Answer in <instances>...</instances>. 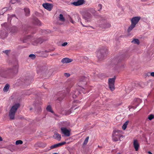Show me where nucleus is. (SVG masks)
I'll use <instances>...</instances> for the list:
<instances>
[{"instance_id": "nucleus-1", "label": "nucleus", "mask_w": 154, "mask_h": 154, "mask_svg": "<svg viewBox=\"0 0 154 154\" xmlns=\"http://www.w3.org/2000/svg\"><path fill=\"white\" fill-rule=\"evenodd\" d=\"M18 65L17 64L14 66L12 69H8L7 70H3L0 71V75L4 78H7L9 76L10 72L16 74L18 72Z\"/></svg>"}, {"instance_id": "nucleus-2", "label": "nucleus", "mask_w": 154, "mask_h": 154, "mask_svg": "<svg viewBox=\"0 0 154 154\" xmlns=\"http://www.w3.org/2000/svg\"><path fill=\"white\" fill-rule=\"evenodd\" d=\"M122 131L119 130H115L113 131L112 138L113 141L116 142L119 140L121 141V138H123L124 136L122 135Z\"/></svg>"}, {"instance_id": "nucleus-3", "label": "nucleus", "mask_w": 154, "mask_h": 154, "mask_svg": "<svg viewBox=\"0 0 154 154\" xmlns=\"http://www.w3.org/2000/svg\"><path fill=\"white\" fill-rule=\"evenodd\" d=\"M95 12V10L93 8H90L84 12L82 14V16L85 22H90L92 17L91 14H93Z\"/></svg>"}, {"instance_id": "nucleus-4", "label": "nucleus", "mask_w": 154, "mask_h": 154, "mask_svg": "<svg viewBox=\"0 0 154 154\" xmlns=\"http://www.w3.org/2000/svg\"><path fill=\"white\" fill-rule=\"evenodd\" d=\"M20 106V104L19 103H16L12 106L9 112V116L10 119H14L15 113Z\"/></svg>"}, {"instance_id": "nucleus-5", "label": "nucleus", "mask_w": 154, "mask_h": 154, "mask_svg": "<svg viewBox=\"0 0 154 154\" xmlns=\"http://www.w3.org/2000/svg\"><path fill=\"white\" fill-rule=\"evenodd\" d=\"M103 52V50H100L97 52V56L99 61H101L104 59L106 53Z\"/></svg>"}, {"instance_id": "nucleus-6", "label": "nucleus", "mask_w": 154, "mask_h": 154, "mask_svg": "<svg viewBox=\"0 0 154 154\" xmlns=\"http://www.w3.org/2000/svg\"><path fill=\"white\" fill-rule=\"evenodd\" d=\"M61 130L62 133L65 136L69 137L70 135V131L67 129L66 128L62 127Z\"/></svg>"}, {"instance_id": "nucleus-7", "label": "nucleus", "mask_w": 154, "mask_h": 154, "mask_svg": "<svg viewBox=\"0 0 154 154\" xmlns=\"http://www.w3.org/2000/svg\"><path fill=\"white\" fill-rule=\"evenodd\" d=\"M66 143V142H63L61 143H58L56 144L53 145H51L50 146V149H53L56 148L58 147H59L62 146L63 145L65 144Z\"/></svg>"}, {"instance_id": "nucleus-8", "label": "nucleus", "mask_w": 154, "mask_h": 154, "mask_svg": "<svg viewBox=\"0 0 154 154\" xmlns=\"http://www.w3.org/2000/svg\"><path fill=\"white\" fill-rule=\"evenodd\" d=\"M140 19V17H135L133 18L131 20V24L135 26L139 22Z\"/></svg>"}, {"instance_id": "nucleus-9", "label": "nucleus", "mask_w": 154, "mask_h": 154, "mask_svg": "<svg viewBox=\"0 0 154 154\" xmlns=\"http://www.w3.org/2000/svg\"><path fill=\"white\" fill-rule=\"evenodd\" d=\"M67 92H68L66 94L65 93H63L61 94L60 97L58 98L57 100L60 101L63 100L65 96H68L69 95V90H68V91Z\"/></svg>"}, {"instance_id": "nucleus-10", "label": "nucleus", "mask_w": 154, "mask_h": 154, "mask_svg": "<svg viewBox=\"0 0 154 154\" xmlns=\"http://www.w3.org/2000/svg\"><path fill=\"white\" fill-rule=\"evenodd\" d=\"M43 7L47 10L50 11L51 10L52 6L51 4L49 3H45L43 4Z\"/></svg>"}, {"instance_id": "nucleus-11", "label": "nucleus", "mask_w": 154, "mask_h": 154, "mask_svg": "<svg viewBox=\"0 0 154 154\" xmlns=\"http://www.w3.org/2000/svg\"><path fill=\"white\" fill-rule=\"evenodd\" d=\"M53 137L54 139L58 141H60L61 140V135L57 132H54Z\"/></svg>"}, {"instance_id": "nucleus-12", "label": "nucleus", "mask_w": 154, "mask_h": 154, "mask_svg": "<svg viewBox=\"0 0 154 154\" xmlns=\"http://www.w3.org/2000/svg\"><path fill=\"white\" fill-rule=\"evenodd\" d=\"M84 3V0H79L76 2H74L72 4L75 6H78L82 5Z\"/></svg>"}, {"instance_id": "nucleus-13", "label": "nucleus", "mask_w": 154, "mask_h": 154, "mask_svg": "<svg viewBox=\"0 0 154 154\" xmlns=\"http://www.w3.org/2000/svg\"><path fill=\"white\" fill-rule=\"evenodd\" d=\"M45 40L42 39L41 38H38L35 40L33 43V44L34 45H36L38 44H41Z\"/></svg>"}, {"instance_id": "nucleus-14", "label": "nucleus", "mask_w": 154, "mask_h": 154, "mask_svg": "<svg viewBox=\"0 0 154 154\" xmlns=\"http://www.w3.org/2000/svg\"><path fill=\"white\" fill-rule=\"evenodd\" d=\"M8 33L4 30L0 31V37L2 38H5L7 35Z\"/></svg>"}, {"instance_id": "nucleus-15", "label": "nucleus", "mask_w": 154, "mask_h": 154, "mask_svg": "<svg viewBox=\"0 0 154 154\" xmlns=\"http://www.w3.org/2000/svg\"><path fill=\"white\" fill-rule=\"evenodd\" d=\"M133 145L135 150L136 151H138L140 146L137 140H134Z\"/></svg>"}, {"instance_id": "nucleus-16", "label": "nucleus", "mask_w": 154, "mask_h": 154, "mask_svg": "<svg viewBox=\"0 0 154 154\" xmlns=\"http://www.w3.org/2000/svg\"><path fill=\"white\" fill-rule=\"evenodd\" d=\"M72 61V60L71 59H69L67 58H63L61 60V62L63 63H69Z\"/></svg>"}, {"instance_id": "nucleus-17", "label": "nucleus", "mask_w": 154, "mask_h": 154, "mask_svg": "<svg viewBox=\"0 0 154 154\" xmlns=\"http://www.w3.org/2000/svg\"><path fill=\"white\" fill-rule=\"evenodd\" d=\"M17 28L15 26H13L11 28L10 32L11 33V34H14L17 32Z\"/></svg>"}, {"instance_id": "nucleus-18", "label": "nucleus", "mask_w": 154, "mask_h": 154, "mask_svg": "<svg viewBox=\"0 0 154 154\" xmlns=\"http://www.w3.org/2000/svg\"><path fill=\"white\" fill-rule=\"evenodd\" d=\"M131 43L133 44H136L137 45H139L140 42L139 40L137 38H133L131 41Z\"/></svg>"}, {"instance_id": "nucleus-19", "label": "nucleus", "mask_w": 154, "mask_h": 154, "mask_svg": "<svg viewBox=\"0 0 154 154\" xmlns=\"http://www.w3.org/2000/svg\"><path fill=\"white\" fill-rule=\"evenodd\" d=\"M11 9V8H5L2 9L0 12V14H3L6 11H7L8 10H10Z\"/></svg>"}, {"instance_id": "nucleus-20", "label": "nucleus", "mask_w": 154, "mask_h": 154, "mask_svg": "<svg viewBox=\"0 0 154 154\" xmlns=\"http://www.w3.org/2000/svg\"><path fill=\"white\" fill-rule=\"evenodd\" d=\"M116 80V78L114 77L112 78H110L108 79V84H114Z\"/></svg>"}, {"instance_id": "nucleus-21", "label": "nucleus", "mask_w": 154, "mask_h": 154, "mask_svg": "<svg viewBox=\"0 0 154 154\" xmlns=\"http://www.w3.org/2000/svg\"><path fill=\"white\" fill-rule=\"evenodd\" d=\"M135 26L131 24V25L128 27V29L127 32H128L129 33L135 27Z\"/></svg>"}, {"instance_id": "nucleus-22", "label": "nucleus", "mask_w": 154, "mask_h": 154, "mask_svg": "<svg viewBox=\"0 0 154 154\" xmlns=\"http://www.w3.org/2000/svg\"><path fill=\"white\" fill-rule=\"evenodd\" d=\"M109 87L111 91H113L115 89L114 84H108Z\"/></svg>"}, {"instance_id": "nucleus-23", "label": "nucleus", "mask_w": 154, "mask_h": 154, "mask_svg": "<svg viewBox=\"0 0 154 154\" xmlns=\"http://www.w3.org/2000/svg\"><path fill=\"white\" fill-rule=\"evenodd\" d=\"M59 18V20L61 21L64 22L65 21V19L62 14H60Z\"/></svg>"}, {"instance_id": "nucleus-24", "label": "nucleus", "mask_w": 154, "mask_h": 154, "mask_svg": "<svg viewBox=\"0 0 154 154\" xmlns=\"http://www.w3.org/2000/svg\"><path fill=\"white\" fill-rule=\"evenodd\" d=\"M25 14L26 16H28L29 15L30 11L28 8H25L24 9Z\"/></svg>"}, {"instance_id": "nucleus-25", "label": "nucleus", "mask_w": 154, "mask_h": 154, "mask_svg": "<svg viewBox=\"0 0 154 154\" xmlns=\"http://www.w3.org/2000/svg\"><path fill=\"white\" fill-rule=\"evenodd\" d=\"M128 121H127L124 123V124H123L122 126V129L123 130H124L126 129L127 127V126L128 123Z\"/></svg>"}, {"instance_id": "nucleus-26", "label": "nucleus", "mask_w": 154, "mask_h": 154, "mask_svg": "<svg viewBox=\"0 0 154 154\" xmlns=\"http://www.w3.org/2000/svg\"><path fill=\"white\" fill-rule=\"evenodd\" d=\"M9 85L8 84H7L5 85L3 89V91L5 92H7L8 91L9 88Z\"/></svg>"}, {"instance_id": "nucleus-27", "label": "nucleus", "mask_w": 154, "mask_h": 154, "mask_svg": "<svg viewBox=\"0 0 154 154\" xmlns=\"http://www.w3.org/2000/svg\"><path fill=\"white\" fill-rule=\"evenodd\" d=\"M47 110L51 113H53L54 111L52 110L51 107L50 105H48L46 108Z\"/></svg>"}, {"instance_id": "nucleus-28", "label": "nucleus", "mask_w": 154, "mask_h": 154, "mask_svg": "<svg viewBox=\"0 0 154 154\" xmlns=\"http://www.w3.org/2000/svg\"><path fill=\"white\" fill-rule=\"evenodd\" d=\"M89 138V137H86V138L85 139V140L84 142V143H83V145H86V144L88 142Z\"/></svg>"}, {"instance_id": "nucleus-29", "label": "nucleus", "mask_w": 154, "mask_h": 154, "mask_svg": "<svg viewBox=\"0 0 154 154\" xmlns=\"http://www.w3.org/2000/svg\"><path fill=\"white\" fill-rule=\"evenodd\" d=\"M147 74L148 76H151L152 77H154V72H148Z\"/></svg>"}, {"instance_id": "nucleus-30", "label": "nucleus", "mask_w": 154, "mask_h": 154, "mask_svg": "<svg viewBox=\"0 0 154 154\" xmlns=\"http://www.w3.org/2000/svg\"><path fill=\"white\" fill-rule=\"evenodd\" d=\"M154 118V115L153 114H150L148 116V119L149 120H151Z\"/></svg>"}, {"instance_id": "nucleus-31", "label": "nucleus", "mask_w": 154, "mask_h": 154, "mask_svg": "<svg viewBox=\"0 0 154 154\" xmlns=\"http://www.w3.org/2000/svg\"><path fill=\"white\" fill-rule=\"evenodd\" d=\"M29 57L32 59H34L36 57V56L34 54H30L29 55Z\"/></svg>"}, {"instance_id": "nucleus-32", "label": "nucleus", "mask_w": 154, "mask_h": 154, "mask_svg": "<svg viewBox=\"0 0 154 154\" xmlns=\"http://www.w3.org/2000/svg\"><path fill=\"white\" fill-rule=\"evenodd\" d=\"M23 141L21 140H17L16 142V144L18 145L19 144H22L23 143Z\"/></svg>"}, {"instance_id": "nucleus-33", "label": "nucleus", "mask_w": 154, "mask_h": 154, "mask_svg": "<svg viewBox=\"0 0 154 154\" xmlns=\"http://www.w3.org/2000/svg\"><path fill=\"white\" fill-rule=\"evenodd\" d=\"M17 2V0H11L10 3L14 4Z\"/></svg>"}, {"instance_id": "nucleus-34", "label": "nucleus", "mask_w": 154, "mask_h": 154, "mask_svg": "<svg viewBox=\"0 0 154 154\" xmlns=\"http://www.w3.org/2000/svg\"><path fill=\"white\" fill-rule=\"evenodd\" d=\"M36 23L37 25H40L41 24V23L40 22V21L38 20H36Z\"/></svg>"}, {"instance_id": "nucleus-35", "label": "nucleus", "mask_w": 154, "mask_h": 154, "mask_svg": "<svg viewBox=\"0 0 154 154\" xmlns=\"http://www.w3.org/2000/svg\"><path fill=\"white\" fill-rule=\"evenodd\" d=\"M68 44V43L67 42H64L61 44V46L62 47H64L66 45Z\"/></svg>"}, {"instance_id": "nucleus-36", "label": "nucleus", "mask_w": 154, "mask_h": 154, "mask_svg": "<svg viewBox=\"0 0 154 154\" xmlns=\"http://www.w3.org/2000/svg\"><path fill=\"white\" fill-rule=\"evenodd\" d=\"M64 75L66 77H68L70 76V74L69 73H64Z\"/></svg>"}, {"instance_id": "nucleus-37", "label": "nucleus", "mask_w": 154, "mask_h": 154, "mask_svg": "<svg viewBox=\"0 0 154 154\" xmlns=\"http://www.w3.org/2000/svg\"><path fill=\"white\" fill-rule=\"evenodd\" d=\"M8 21L10 22L11 21V17L10 16H8Z\"/></svg>"}, {"instance_id": "nucleus-38", "label": "nucleus", "mask_w": 154, "mask_h": 154, "mask_svg": "<svg viewBox=\"0 0 154 154\" xmlns=\"http://www.w3.org/2000/svg\"><path fill=\"white\" fill-rule=\"evenodd\" d=\"M111 26V24L109 23H108L106 24V27L107 28H109Z\"/></svg>"}, {"instance_id": "nucleus-39", "label": "nucleus", "mask_w": 154, "mask_h": 154, "mask_svg": "<svg viewBox=\"0 0 154 154\" xmlns=\"http://www.w3.org/2000/svg\"><path fill=\"white\" fill-rule=\"evenodd\" d=\"M10 50H6L5 51V53L6 54H8V53L10 52Z\"/></svg>"}, {"instance_id": "nucleus-40", "label": "nucleus", "mask_w": 154, "mask_h": 154, "mask_svg": "<svg viewBox=\"0 0 154 154\" xmlns=\"http://www.w3.org/2000/svg\"><path fill=\"white\" fill-rule=\"evenodd\" d=\"M69 21L72 23H74V21H73V20H72V19L71 17H70V19H69Z\"/></svg>"}, {"instance_id": "nucleus-41", "label": "nucleus", "mask_w": 154, "mask_h": 154, "mask_svg": "<svg viewBox=\"0 0 154 154\" xmlns=\"http://www.w3.org/2000/svg\"><path fill=\"white\" fill-rule=\"evenodd\" d=\"M7 23H3L2 24V26H6L7 25Z\"/></svg>"}, {"instance_id": "nucleus-42", "label": "nucleus", "mask_w": 154, "mask_h": 154, "mask_svg": "<svg viewBox=\"0 0 154 154\" xmlns=\"http://www.w3.org/2000/svg\"><path fill=\"white\" fill-rule=\"evenodd\" d=\"M98 6L100 8V9L101 10V8H102V5H101V4H99L98 5Z\"/></svg>"}, {"instance_id": "nucleus-43", "label": "nucleus", "mask_w": 154, "mask_h": 154, "mask_svg": "<svg viewBox=\"0 0 154 154\" xmlns=\"http://www.w3.org/2000/svg\"><path fill=\"white\" fill-rule=\"evenodd\" d=\"M125 66V64H123L122 65V66H121V68H124Z\"/></svg>"}, {"instance_id": "nucleus-44", "label": "nucleus", "mask_w": 154, "mask_h": 154, "mask_svg": "<svg viewBox=\"0 0 154 154\" xmlns=\"http://www.w3.org/2000/svg\"><path fill=\"white\" fill-rule=\"evenodd\" d=\"M81 23L82 25V26H83L86 27H88V26H85L84 25H83V24L81 22Z\"/></svg>"}, {"instance_id": "nucleus-45", "label": "nucleus", "mask_w": 154, "mask_h": 154, "mask_svg": "<svg viewBox=\"0 0 154 154\" xmlns=\"http://www.w3.org/2000/svg\"><path fill=\"white\" fill-rule=\"evenodd\" d=\"M2 140V138L0 136V141Z\"/></svg>"}, {"instance_id": "nucleus-46", "label": "nucleus", "mask_w": 154, "mask_h": 154, "mask_svg": "<svg viewBox=\"0 0 154 154\" xmlns=\"http://www.w3.org/2000/svg\"><path fill=\"white\" fill-rule=\"evenodd\" d=\"M148 153L149 154H152L150 152H148Z\"/></svg>"}, {"instance_id": "nucleus-47", "label": "nucleus", "mask_w": 154, "mask_h": 154, "mask_svg": "<svg viewBox=\"0 0 154 154\" xmlns=\"http://www.w3.org/2000/svg\"><path fill=\"white\" fill-rule=\"evenodd\" d=\"M83 82H84L83 84H86V82H85V81H84Z\"/></svg>"}, {"instance_id": "nucleus-48", "label": "nucleus", "mask_w": 154, "mask_h": 154, "mask_svg": "<svg viewBox=\"0 0 154 154\" xmlns=\"http://www.w3.org/2000/svg\"><path fill=\"white\" fill-rule=\"evenodd\" d=\"M81 81H80V83H81V82H82Z\"/></svg>"}, {"instance_id": "nucleus-49", "label": "nucleus", "mask_w": 154, "mask_h": 154, "mask_svg": "<svg viewBox=\"0 0 154 154\" xmlns=\"http://www.w3.org/2000/svg\"><path fill=\"white\" fill-rule=\"evenodd\" d=\"M53 154H58L57 153H53Z\"/></svg>"}, {"instance_id": "nucleus-50", "label": "nucleus", "mask_w": 154, "mask_h": 154, "mask_svg": "<svg viewBox=\"0 0 154 154\" xmlns=\"http://www.w3.org/2000/svg\"><path fill=\"white\" fill-rule=\"evenodd\" d=\"M23 42H25L24 41H23Z\"/></svg>"}, {"instance_id": "nucleus-51", "label": "nucleus", "mask_w": 154, "mask_h": 154, "mask_svg": "<svg viewBox=\"0 0 154 154\" xmlns=\"http://www.w3.org/2000/svg\"><path fill=\"white\" fill-rule=\"evenodd\" d=\"M32 109H31V108H30V110H32Z\"/></svg>"}]
</instances>
